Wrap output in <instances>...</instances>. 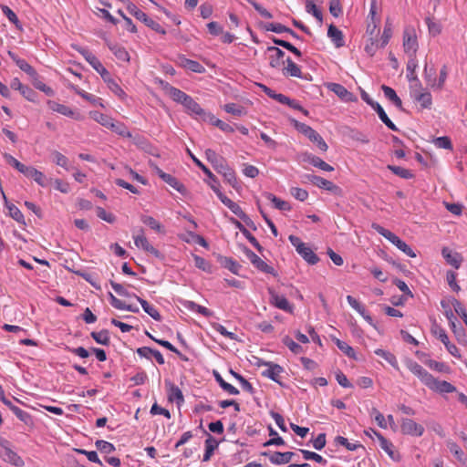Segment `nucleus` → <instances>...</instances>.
Returning a JSON list of instances; mask_svg holds the SVG:
<instances>
[{
	"label": "nucleus",
	"instance_id": "f257e3e1",
	"mask_svg": "<svg viewBox=\"0 0 467 467\" xmlns=\"http://www.w3.org/2000/svg\"><path fill=\"white\" fill-rule=\"evenodd\" d=\"M127 10L138 20L143 22L148 27L151 28L155 32L162 35L166 34L165 29H163V27L158 22L150 18L143 11L139 9L133 3H127Z\"/></svg>",
	"mask_w": 467,
	"mask_h": 467
},
{
	"label": "nucleus",
	"instance_id": "f03ea898",
	"mask_svg": "<svg viewBox=\"0 0 467 467\" xmlns=\"http://www.w3.org/2000/svg\"><path fill=\"white\" fill-rule=\"evenodd\" d=\"M295 127L299 132L304 134L306 137L309 139V140L315 143L321 151L326 152L327 150L328 146L327 142L320 136V134L317 132L314 129H312L310 126L305 123L296 121Z\"/></svg>",
	"mask_w": 467,
	"mask_h": 467
},
{
	"label": "nucleus",
	"instance_id": "7ed1b4c3",
	"mask_svg": "<svg viewBox=\"0 0 467 467\" xmlns=\"http://www.w3.org/2000/svg\"><path fill=\"white\" fill-rule=\"evenodd\" d=\"M292 245L296 248V252L310 265H316L318 262V257L301 239L296 235H289L288 237Z\"/></svg>",
	"mask_w": 467,
	"mask_h": 467
},
{
	"label": "nucleus",
	"instance_id": "20e7f679",
	"mask_svg": "<svg viewBox=\"0 0 467 467\" xmlns=\"http://www.w3.org/2000/svg\"><path fill=\"white\" fill-rule=\"evenodd\" d=\"M0 457L16 467L24 466L23 459L10 448L7 440L0 438Z\"/></svg>",
	"mask_w": 467,
	"mask_h": 467
},
{
	"label": "nucleus",
	"instance_id": "39448f33",
	"mask_svg": "<svg viewBox=\"0 0 467 467\" xmlns=\"http://www.w3.org/2000/svg\"><path fill=\"white\" fill-rule=\"evenodd\" d=\"M157 83L166 95H168L173 101L180 103L182 106L184 105L187 99L190 97L188 94L182 91L181 89L172 87L167 81L158 79Z\"/></svg>",
	"mask_w": 467,
	"mask_h": 467
},
{
	"label": "nucleus",
	"instance_id": "423d86ee",
	"mask_svg": "<svg viewBox=\"0 0 467 467\" xmlns=\"http://www.w3.org/2000/svg\"><path fill=\"white\" fill-rule=\"evenodd\" d=\"M154 172L167 184L172 187L174 190L179 192L182 195L187 194V189L177 178L174 176L164 172L161 169H160L157 165H150Z\"/></svg>",
	"mask_w": 467,
	"mask_h": 467
},
{
	"label": "nucleus",
	"instance_id": "0eeeda50",
	"mask_svg": "<svg viewBox=\"0 0 467 467\" xmlns=\"http://www.w3.org/2000/svg\"><path fill=\"white\" fill-rule=\"evenodd\" d=\"M406 366L413 375H415L426 387L429 388L431 380L434 378L431 373H429L419 363L411 359L406 362Z\"/></svg>",
	"mask_w": 467,
	"mask_h": 467
},
{
	"label": "nucleus",
	"instance_id": "6e6552de",
	"mask_svg": "<svg viewBox=\"0 0 467 467\" xmlns=\"http://www.w3.org/2000/svg\"><path fill=\"white\" fill-rule=\"evenodd\" d=\"M134 244L137 248L152 254L156 258H162L161 253L153 247L144 234L143 229H140L139 234H133Z\"/></svg>",
	"mask_w": 467,
	"mask_h": 467
},
{
	"label": "nucleus",
	"instance_id": "1a4fd4ad",
	"mask_svg": "<svg viewBox=\"0 0 467 467\" xmlns=\"http://www.w3.org/2000/svg\"><path fill=\"white\" fill-rule=\"evenodd\" d=\"M244 253L246 255L247 259L253 264L254 267L258 270L271 274L273 275H276L275 270L269 265H267L264 260H262L255 253L250 250L247 247H244Z\"/></svg>",
	"mask_w": 467,
	"mask_h": 467
},
{
	"label": "nucleus",
	"instance_id": "9d476101",
	"mask_svg": "<svg viewBox=\"0 0 467 467\" xmlns=\"http://www.w3.org/2000/svg\"><path fill=\"white\" fill-rule=\"evenodd\" d=\"M400 431L405 435L420 437L424 433V427L421 424L417 423L415 420L405 418L401 420Z\"/></svg>",
	"mask_w": 467,
	"mask_h": 467
},
{
	"label": "nucleus",
	"instance_id": "9b49d317",
	"mask_svg": "<svg viewBox=\"0 0 467 467\" xmlns=\"http://www.w3.org/2000/svg\"><path fill=\"white\" fill-rule=\"evenodd\" d=\"M431 331L433 335L444 344L446 349L451 355H452L455 358H461L458 348L454 344H451L450 342L449 337L442 327L435 325L433 326Z\"/></svg>",
	"mask_w": 467,
	"mask_h": 467
},
{
	"label": "nucleus",
	"instance_id": "f8f14e48",
	"mask_svg": "<svg viewBox=\"0 0 467 467\" xmlns=\"http://www.w3.org/2000/svg\"><path fill=\"white\" fill-rule=\"evenodd\" d=\"M72 47L79 52L86 61L96 70L99 75L103 73L106 67L102 65L99 59L88 49L81 47L77 45H73Z\"/></svg>",
	"mask_w": 467,
	"mask_h": 467
},
{
	"label": "nucleus",
	"instance_id": "ddd939ff",
	"mask_svg": "<svg viewBox=\"0 0 467 467\" xmlns=\"http://www.w3.org/2000/svg\"><path fill=\"white\" fill-rule=\"evenodd\" d=\"M403 48L408 56L416 55L418 40L414 29H406L403 33Z\"/></svg>",
	"mask_w": 467,
	"mask_h": 467
},
{
	"label": "nucleus",
	"instance_id": "4468645a",
	"mask_svg": "<svg viewBox=\"0 0 467 467\" xmlns=\"http://www.w3.org/2000/svg\"><path fill=\"white\" fill-rule=\"evenodd\" d=\"M213 192L216 193V195L218 196V198L221 200V202L225 205L227 206L235 215H237L239 218H241L242 220L245 221L246 220V214L244 213V212L242 210V208L240 207L239 204H237L236 202H234V201H232L230 198H228L227 196H225L220 190L219 188H216V187H213Z\"/></svg>",
	"mask_w": 467,
	"mask_h": 467
},
{
	"label": "nucleus",
	"instance_id": "2eb2a0df",
	"mask_svg": "<svg viewBox=\"0 0 467 467\" xmlns=\"http://www.w3.org/2000/svg\"><path fill=\"white\" fill-rule=\"evenodd\" d=\"M47 104L48 109L54 112H57L63 116L69 117L78 120L82 119L79 113L75 112L73 109L64 104H60L55 100H47Z\"/></svg>",
	"mask_w": 467,
	"mask_h": 467
},
{
	"label": "nucleus",
	"instance_id": "dca6fc26",
	"mask_svg": "<svg viewBox=\"0 0 467 467\" xmlns=\"http://www.w3.org/2000/svg\"><path fill=\"white\" fill-rule=\"evenodd\" d=\"M370 431L376 435L379 441L380 448L395 462H399L400 460V455L394 450V445L391 441H388L385 437H383L377 431L370 429Z\"/></svg>",
	"mask_w": 467,
	"mask_h": 467
},
{
	"label": "nucleus",
	"instance_id": "f3484780",
	"mask_svg": "<svg viewBox=\"0 0 467 467\" xmlns=\"http://www.w3.org/2000/svg\"><path fill=\"white\" fill-rule=\"evenodd\" d=\"M327 88L330 91L334 92L341 100L345 102H355L358 100L357 97L349 92L344 86L338 83H329Z\"/></svg>",
	"mask_w": 467,
	"mask_h": 467
},
{
	"label": "nucleus",
	"instance_id": "a211bd4d",
	"mask_svg": "<svg viewBox=\"0 0 467 467\" xmlns=\"http://www.w3.org/2000/svg\"><path fill=\"white\" fill-rule=\"evenodd\" d=\"M262 365L267 368L262 372V375L274 380L275 382L280 383V376L284 371L283 368L280 365L271 361H264Z\"/></svg>",
	"mask_w": 467,
	"mask_h": 467
},
{
	"label": "nucleus",
	"instance_id": "6ab92c4d",
	"mask_svg": "<svg viewBox=\"0 0 467 467\" xmlns=\"http://www.w3.org/2000/svg\"><path fill=\"white\" fill-rule=\"evenodd\" d=\"M217 172L221 173L225 181L232 185L233 187H235L237 184V178L235 175L234 171L228 166L226 163V161L223 159V161H220V163L216 165L214 168Z\"/></svg>",
	"mask_w": 467,
	"mask_h": 467
},
{
	"label": "nucleus",
	"instance_id": "aec40b11",
	"mask_svg": "<svg viewBox=\"0 0 467 467\" xmlns=\"http://www.w3.org/2000/svg\"><path fill=\"white\" fill-rule=\"evenodd\" d=\"M269 295H270V302L272 305H274L275 307L292 313L293 312V306L290 305L288 300L284 296H280L277 293H275L272 288L268 289Z\"/></svg>",
	"mask_w": 467,
	"mask_h": 467
},
{
	"label": "nucleus",
	"instance_id": "412c9836",
	"mask_svg": "<svg viewBox=\"0 0 467 467\" xmlns=\"http://www.w3.org/2000/svg\"><path fill=\"white\" fill-rule=\"evenodd\" d=\"M266 52L269 54V65L274 68H278L285 64L283 60L285 52L276 47H268Z\"/></svg>",
	"mask_w": 467,
	"mask_h": 467
},
{
	"label": "nucleus",
	"instance_id": "4be33fe9",
	"mask_svg": "<svg viewBox=\"0 0 467 467\" xmlns=\"http://www.w3.org/2000/svg\"><path fill=\"white\" fill-rule=\"evenodd\" d=\"M371 227L379 233L380 235L385 237L387 240H389L392 244H394L398 249H400V246H402L404 241H402L399 236H397L395 234L390 232L389 230L385 229L381 225L373 223L371 224Z\"/></svg>",
	"mask_w": 467,
	"mask_h": 467
},
{
	"label": "nucleus",
	"instance_id": "5701e85b",
	"mask_svg": "<svg viewBox=\"0 0 467 467\" xmlns=\"http://www.w3.org/2000/svg\"><path fill=\"white\" fill-rule=\"evenodd\" d=\"M265 456H268L269 461L273 464H285L290 462L292 458L295 456V453L292 451H275V452H264Z\"/></svg>",
	"mask_w": 467,
	"mask_h": 467
},
{
	"label": "nucleus",
	"instance_id": "b1692460",
	"mask_svg": "<svg viewBox=\"0 0 467 467\" xmlns=\"http://www.w3.org/2000/svg\"><path fill=\"white\" fill-rule=\"evenodd\" d=\"M441 254L448 265L453 266L455 269H459L461 267V265L463 261V258L461 255V254L457 252H452L448 247H444L441 250Z\"/></svg>",
	"mask_w": 467,
	"mask_h": 467
},
{
	"label": "nucleus",
	"instance_id": "393cba45",
	"mask_svg": "<svg viewBox=\"0 0 467 467\" xmlns=\"http://www.w3.org/2000/svg\"><path fill=\"white\" fill-rule=\"evenodd\" d=\"M429 389L438 393H452L456 391V388L446 380H439L435 378L431 382Z\"/></svg>",
	"mask_w": 467,
	"mask_h": 467
},
{
	"label": "nucleus",
	"instance_id": "a878e982",
	"mask_svg": "<svg viewBox=\"0 0 467 467\" xmlns=\"http://www.w3.org/2000/svg\"><path fill=\"white\" fill-rule=\"evenodd\" d=\"M8 56L22 71L26 72L31 78L38 77L36 71L25 59L18 57V56L12 51H8Z\"/></svg>",
	"mask_w": 467,
	"mask_h": 467
},
{
	"label": "nucleus",
	"instance_id": "bb28decb",
	"mask_svg": "<svg viewBox=\"0 0 467 467\" xmlns=\"http://www.w3.org/2000/svg\"><path fill=\"white\" fill-rule=\"evenodd\" d=\"M422 88L414 89L412 96L414 99L420 104L421 109H431L432 105V97L430 92L422 91Z\"/></svg>",
	"mask_w": 467,
	"mask_h": 467
},
{
	"label": "nucleus",
	"instance_id": "cd10ccee",
	"mask_svg": "<svg viewBox=\"0 0 467 467\" xmlns=\"http://www.w3.org/2000/svg\"><path fill=\"white\" fill-rule=\"evenodd\" d=\"M187 114L200 119L204 115V109L190 96L183 105Z\"/></svg>",
	"mask_w": 467,
	"mask_h": 467
},
{
	"label": "nucleus",
	"instance_id": "c85d7f7f",
	"mask_svg": "<svg viewBox=\"0 0 467 467\" xmlns=\"http://www.w3.org/2000/svg\"><path fill=\"white\" fill-rule=\"evenodd\" d=\"M137 354L141 357V358H146L148 359H150L151 358H154L156 359V361L160 364V365H162L164 364L165 360H164V358L162 356V354L157 350V349H152L149 347H142V348H139L137 349Z\"/></svg>",
	"mask_w": 467,
	"mask_h": 467
},
{
	"label": "nucleus",
	"instance_id": "c756f323",
	"mask_svg": "<svg viewBox=\"0 0 467 467\" xmlns=\"http://www.w3.org/2000/svg\"><path fill=\"white\" fill-rule=\"evenodd\" d=\"M178 64L181 67H182L186 69H189L192 72H195V73H204L205 72V67L202 64H200L198 61L186 58L183 56H181L178 57Z\"/></svg>",
	"mask_w": 467,
	"mask_h": 467
},
{
	"label": "nucleus",
	"instance_id": "7c9ffc66",
	"mask_svg": "<svg viewBox=\"0 0 467 467\" xmlns=\"http://www.w3.org/2000/svg\"><path fill=\"white\" fill-rule=\"evenodd\" d=\"M347 301L349 306L355 309L369 325H373V319L371 316L366 312L365 306H362L355 297L352 296H348Z\"/></svg>",
	"mask_w": 467,
	"mask_h": 467
},
{
	"label": "nucleus",
	"instance_id": "2f4dec72",
	"mask_svg": "<svg viewBox=\"0 0 467 467\" xmlns=\"http://www.w3.org/2000/svg\"><path fill=\"white\" fill-rule=\"evenodd\" d=\"M286 65L283 67L282 73L285 77L302 78L301 68L290 57L285 60Z\"/></svg>",
	"mask_w": 467,
	"mask_h": 467
},
{
	"label": "nucleus",
	"instance_id": "473e14b6",
	"mask_svg": "<svg viewBox=\"0 0 467 467\" xmlns=\"http://www.w3.org/2000/svg\"><path fill=\"white\" fill-rule=\"evenodd\" d=\"M24 175L26 178L33 179L38 185L42 187H45L47 185V179L45 174L42 171L36 170L33 166H28Z\"/></svg>",
	"mask_w": 467,
	"mask_h": 467
},
{
	"label": "nucleus",
	"instance_id": "72a5a7b5",
	"mask_svg": "<svg viewBox=\"0 0 467 467\" xmlns=\"http://www.w3.org/2000/svg\"><path fill=\"white\" fill-rule=\"evenodd\" d=\"M306 161L309 162L313 166L325 171H333L334 167L330 164L324 161L321 158L312 155V154H306L305 159Z\"/></svg>",
	"mask_w": 467,
	"mask_h": 467
},
{
	"label": "nucleus",
	"instance_id": "f704fd0d",
	"mask_svg": "<svg viewBox=\"0 0 467 467\" xmlns=\"http://www.w3.org/2000/svg\"><path fill=\"white\" fill-rule=\"evenodd\" d=\"M166 386L168 387V398L169 400L173 402L175 401L178 405L183 403L184 399L182 390L179 387L175 386L171 382L166 381Z\"/></svg>",
	"mask_w": 467,
	"mask_h": 467
},
{
	"label": "nucleus",
	"instance_id": "c9c22d12",
	"mask_svg": "<svg viewBox=\"0 0 467 467\" xmlns=\"http://www.w3.org/2000/svg\"><path fill=\"white\" fill-rule=\"evenodd\" d=\"M315 185L320 189L327 190V191L331 192L337 195H339V196L342 195V190L340 187H338L334 182H332L327 179H324L320 176L318 177Z\"/></svg>",
	"mask_w": 467,
	"mask_h": 467
},
{
	"label": "nucleus",
	"instance_id": "e433bc0d",
	"mask_svg": "<svg viewBox=\"0 0 467 467\" xmlns=\"http://www.w3.org/2000/svg\"><path fill=\"white\" fill-rule=\"evenodd\" d=\"M107 45H108V47L109 48V50L114 54V56L119 61H122V62L130 61V55L125 47H123L119 45H117V44H112L110 42H108Z\"/></svg>",
	"mask_w": 467,
	"mask_h": 467
},
{
	"label": "nucleus",
	"instance_id": "4c0bfd02",
	"mask_svg": "<svg viewBox=\"0 0 467 467\" xmlns=\"http://www.w3.org/2000/svg\"><path fill=\"white\" fill-rule=\"evenodd\" d=\"M109 129L118 135L124 138H132L131 132L129 130L128 127L120 121H117L114 119H112Z\"/></svg>",
	"mask_w": 467,
	"mask_h": 467
},
{
	"label": "nucleus",
	"instance_id": "58836bf2",
	"mask_svg": "<svg viewBox=\"0 0 467 467\" xmlns=\"http://www.w3.org/2000/svg\"><path fill=\"white\" fill-rule=\"evenodd\" d=\"M132 296L135 297L140 302V304L141 305V307L143 308V310L149 316H150L154 320L160 321L161 319V314L159 313V311L157 310L156 307H154L153 306L150 305L146 300L140 298V296H138L136 295H132Z\"/></svg>",
	"mask_w": 467,
	"mask_h": 467
},
{
	"label": "nucleus",
	"instance_id": "ea45409f",
	"mask_svg": "<svg viewBox=\"0 0 467 467\" xmlns=\"http://www.w3.org/2000/svg\"><path fill=\"white\" fill-rule=\"evenodd\" d=\"M218 447L217 441L211 435L207 434V439L205 440V452L203 454V462H208L211 460V457L213 454L214 450Z\"/></svg>",
	"mask_w": 467,
	"mask_h": 467
},
{
	"label": "nucleus",
	"instance_id": "a19ab883",
	"mask_svg": "<svg viewBox=\"0 0 467 467\" xmlns=\"http://www.w3.org/2000/svg\"><path fill=\"white\" fill-rule=\"evenodd\" d=\"M140 221L157 233H165L164 226L152 216L143 214L140 216Z\"/></svg>",
	"mask_w": 467,
	"mask_h": 467
},
{
	"label": "nucleus",
	"instance_id": "79ce46f5",
	"mask_svg": "<svg viewBox=\"0 0 467 467\" xmlns=\"http://www.w3.org/2000/svg\"><path fill=\"white\" fill-rule=\"evenodd\" d=\"M373 109L377 112L380 120L391 130L397 131V126L390 120V119L386 114L385 110L379 104H375Z\"/></svg>",
	"mask_w": 467,
	"mask_h": 467
},
{
	"label": "nucleus",
	"instance_id": "37998d69",
	"mask_svg": "<svg viewBox=\"0 0 467 467\" xmlns=\"http://www.w3.org/2000/svg\"><path fill=\"white\" fill-rule=\"evenodd\" d=\"M424 78L426 84L431 88L437 89V78H436V69L433 66L428 67L427 65L424 67Z\"/></svg>",
	"mask_w": 467,
	"mask_h": 467
},
{
	"label": "nucleus",
	"instance_id": "c03bdc74",
	"mask_svg": "<svg viewBox=\"0 0 467 467\" xmlns=\"http://www.w3.org/2000/svg\"><path fill=\"white\" fill-rule=\"evenodd\" d=\"M375 354L382 358H384L389 365H391L395 369L399 370V363L394 354L389 351H386L381 348H378L375 350Z\"/></svg>",
	"mask_w": 467,
	"mask_h": 467
},
{
	"label": "nucleus",
	"instance_id": "a18cd8bd",
	"mask_svg": "<svg viewBox=\"0 0 467 467\" xmlns=\"http://www.w3.org/2000/svg\"><path fill=\"white\" fill-rule=\"evenodd\" d=\"M381 89L383 90L385 97L391 102H393L396 107H398L399 109L402 108V101L392 88L386 85H382Z\"/></svg>",
	"mask_w": 467,
	"mask_h": 467
},
{
	"label": "nucleus",
	"instance_id": "49530a36",
	"mask_svg": "<svg viewBox=\"0 0 467 467\" xmlns=\"http://www.w3.org/2000/svg\"><path fill=\"white\" fill-rule=\"evenodd\" d=\"M327 35L337 47L344 45L343 34L337 26L330 25L327 30Z\"/></svg>",
	"mask_w": 467,
	"mask_h": 467
},
{
	"label": "nucleus",
	"instance_id": "de8ad7c7",
	"mask_svg": "<svg viewBox=\"0 0 467 467\" xmlns=\"http://www.w3.org/2000/svg\"><path fill=\"white\" fill-rule=\"evenodd\" d=\"M9 409L25 424H26V425H32L33 424L32 417L26 411L21 410L20 408H18L17 406L14 405V404H12L9 407Z\"/></svg>",
	"mask_w": 467,
	"mask_h": 467
},
{
	"label": "nucleus",
	"instance_id": "09e8293b",
	"mask_svg": "<svg viewBox=\"0 0 467 467\" xmlns=\"http://www.w3.org/2000/svg\"><path fill=\"white\" fill-rule=\"evenodd\" d=\"M89 116L103 127L109 129L113 118L99 111H90Z\"/></svg>",
	"mask_w": 467,
	"mask_h": 467
},
{
	"label": "nucleus",
	"instance_id": "8fccbe9b",
	"mask_svg": "<svg viewBox=\"0 0 467 467\" xmlns=\"http://www.w3.org/2000/svg\"><path fill=\"white\" fill-rule=\"evenodd\" d=\"M264 195L265 196V198L267 200L271 201L275 204V207L276 209L281 210V211H290L291 210V206L287 202L280 200L279 198L275 196L273 193L265 192Z\"/></svg>",
	"mask_w": 467,
	"mask_h": 467
},
{
	"label": "nucleus",
	"instance_id": "3c124183",
	"mask_svg": "<svg viewBox=\"0 0 467 467\" xmlns=\"http://www.w3.org/2000/svg\"><path fill=\"white\" fill-rule=\"evenodd\" d=\"M185 306L188 309L199 313L206 317H210L213 315V313L210 309H208L205 306H200L193 301H188Z\"/></svg>",
	"mask_w": 467,
	"mask_h": 467
},
{
	"label": "nucleus",
	"instance_id": "603ef678",
	"mask_svg": "<svg viewBox=\"0 0 467 467\" xmlns=\"http://www.w3.org/2000/svg\"><path fill=\"white\" fill-rule=\"evenodd\" d=\"M300 452L302 453L305 460L315 461L323 465H326L327 463V461L317 452H314V451H311L308 450H304V449H301Z\"/></svg>",
	"mask_w": 467,
	"mask_h": 467
},
{
	"label": "nucleus",
	"instance_id": "864d4df0",
	"mask_svg": "<svg viewBox=\"0 0 467 467\" xmlns=\"http://www.w3.org/2000/svg\"><path fill=\"white\" fill-rule=\"evenodd\" d=\"M92 338L99 344L109 346L110 343V338L109 336L108 330H101L99 332H91Z\"/></svg>",
	"mask_w": 467,
	"mask_h": 467
},
{
	"label": "nucleus",
	"instance_id": "5fc2aeb1",
	"mask_svg": "<svg viewBox=\"0 0 467 467\" xmlns=\"http://www.w3.org/2000/svg\"><path fill=\"white\" fill-rule=\"evenodd\" d=\"M388 169L391 171L395 175L403 179H411L414 177L411 171L395 165H388Z\"/></svg>",
	"mask_w": 467,
	"mask_h": 467
},
{
	"label": "nucleus",
	"instance_id": "6e6d98bb",
	"mask_svg": "<svg viewBox=\"0 0 467 467\" xmlns=\"http://www.w3.org/2000/svg\"><path fill=\"white\" fill-rule=\"evenodd\" d=\"M333 341L337 345V347L348 358H354L356 354L352 347H350L348 343L345 341H342L337 337L333 338Z\"/></svg>",
	"mask_w": 467,
	"mask_h": 467
},
{
	"label": "nucleus",
	"instance_id": "4d7b16f0",
	"mask_svg": "<svg viewBox=\"0 0 467 467\" xmlns=\"http://www.w3.org/2000/svg\"><path fill=\"white\" fill-rule=\"evenodd\" d=\"M446 444H447L448 449L455 456V458L458 461L462 462L464 453H463L462 450L460 448V446L455 441H453L451 440L447 441Z\"/></svg>",
	"mask_w": 467,
	"mask_h": 467
},
{
	"label": "nucleus",
	"instance_id": "13d9d810",
	"mask_svg": "<svg viewBox=\"0 0 467 467\" xmlns=\"http://www.w3.org/2000/svg\"><path fill=\"white\" fill-rule=\"evenodd\" d=\"M425 364L431 369L436 370L438 372L448 373L450 370L449 367L446 364H444L443 362H439V361L433 360V359L426 360Z\"/></svg>",
	"mask_w": 467,
	"mask_h": 467
},
{
	"label": "nucleus",
	"instance_id": "bf43d9fd",
	"mask_svg": "<svg viewBox=\"0 0 467 467\" xmlns=\"http://www.w3.org/2000/svg\"><path fill=\"white\" fill-rule=\"evenodd\" d=\"M335 441L337 444L346 447V449L350 451H354L358 448H363V446L361 444L349 442L347 438L342 437V436L336 437Z\"/></svg>",
	"mask_w": 467,
	"mask_h": 467
},
{
	"label": "nucleus",
	"instance_id": "052dcab7",
	"mask_svg": "<svg viewBox=\"0 0 467 467\" xmlns=\"http://www.w3.org/2000/svg\"><path fill=\"white\" fill-rule=\"evenodd\" d=\"M95 445L96 448L102 453L109 454L115 451V447L112 443L103 440L97 441Z\"/></svg>",
	"mask_w": 467,
	"mask_h": 467
},
{
	"label": "nucleus",
	"instance_id": "680f3d73",
	"mask_svg": "<svg viewBox=\"0 0 467 467\" xmlns=\"http://www.w3.org/2000/svg\"><path fill=\"white\" fill-rule=\"evenodd\" d=\"M230 373L240 382L244 390L249 393L254 392V388L252 384L248 380H246L242 375L234 371L233 369L230 370Z\"/></svg>",
	"mask_w": 467,
	"mask_h": 467
},
{
	"label": "nucleus",
	"instance_id": "e2e57ef3",
	"mask_svg": "<svg viewBox=\"0 0 467 467\" xmlns=\"http://www.w3.org/2000/svg\"><path fill=\"white\" fill-rule=\"evenodd\" d=\"M97 215L99 219L109 223H113L116 221V217L112 213L107 212L102 207H97Z\"/></svg>",
	"mask_w": 467,
	"mask_h": 467
},
{
	"label": "nucleus",
	"instance_id": "0e129e2a",
	"mask_svg": "<svg viewBox=\"0 0 467 467\" xmlns=\"http://www.w3.org/2000/svg\"><path fill=\"white\" fill-rule=\"evenodd\" d=\"M306 10L307 13L312 14L317 19L322 21V13L313 0H306Z\"/></svg>",
	"mask_w": 467,
	"mask_h": 467
},
{
	"label": "nucleus",
	"instance_id": "69168bd1",
	"mask_svg": "<svg viewBox=\"0 0 467 467\" xmlns=\"http://www.w3.org/2000/svg\"><path fill=\"white\" fill-rule=\"evenodd\" d=\"M283 343L295 354H299L303 351V348L295 342L291 337L285 336L283 338Z\"/></svg>",
	"mask_w": 467,
	"mask_h": 467
},
{
	"label": "nucleus",
	"instance_id": "338daca9",
	"mask_svg": "<svg viewBox=\"0 0 467 467\" xmlns=\"http://www.w3.org/2000/svg\"><path fill=\"white\" fill-rule=\"evenodd\" d=\"M426 24L428 26V29H429L430 34H431L432 36H438V35L441 34V26L440 23L434 21L431 17H427L426 18Z\"/></svg>",
	"mask_w": 467,
	"mask_h": 467
},
{
	"label": "nucleus",
	"instance_id": "774afa93",
	"mask_svg": "<svg viewBox=\"0 0 467 467\" xmlns=\"http://www.w3.org/2000/svg\"><path fill=\"white\" fill-rule=\"evenodd\" d=\"M224 110L227 113L233 114L234 116H243L245 111L243 107L237 106L234 103H228L223 106Z\"/></svg>",
	"mask_w": 467,
	"mask_h": 467
}]
</instances>
